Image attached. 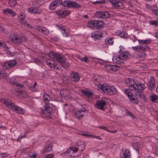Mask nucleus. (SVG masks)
<instances>
[{
  "instance_id": "obj_1",
  "label": "nucleus",
  "mask_w": 158,
  "mask_h": 158,
  "mask_svg": "<svg viewBox=\"0 0 158 158\" xmlns=\"http://www.w3.org/2000/svg\"><path fill=\"white\" fill-rule=\"evenodd\" d=\"M124 82L127 86L129 87L128 89L137 93L142 92L146 87L144 83L132 78H126Z\"/></svg>"
},
{
  "instance_id": "obj_2",
  "label": "nucleus",
  "mask_w": 158,
  "mask_h": 158,
  "mask_svg": "<svg viewBox=\"0 0 158 158\" xmlns=\"http://www.w3.org/2000/svg\"><path fill=\"white\" fill-rule=\"evenodd\" d=\"M55 109V106L53 104L48 102L45 104L44 109V107L43 108L40 107L38 110V111L41 114L42 117L47 118L50 117L52 111Z\"/></svg>"
},
{
  "instance_id": "obj_3",
  "label": "nucleus",
  "mask_w": 158,
  "mask_h": 158,
  "mask_svg": "<svg viewBox=\"0 0 158 158\" xmlns=\"http://www.w3.org/2000/svg\"><path fill=\"white\" fill-rule=\"evenodd\" d=\"M1 101L9 109L14 112H16L19 114H22L25 113V110L24 109L19 106H15L14 103L9 99H2Z\"/></svg>"
},
{
  "instance_id": "obj_4",
  "label": "nucleus",
  "mask_w": 158,
  "mask_h": 158,
  "mask_svg": "<svg viewBox=\"0 0 158 158\" xmlns=\"http://www.w3.org/2000/svg\"><path fill=\"white\" fill-rule=\"evenodd\" d=\"M48 55L50 58H54L61 64H64L66 62V58L62 54L51 51L48 53Z\"/></svg>"
},
{
  "instance_id": "obj_5",
  "label": "nucleus",
  "mask_w": 158,
  "mask_h": 158,
  "mask_svg": "<svg viewBox=\"0 0 158 158\" xmlns=\"http://www.w3.org/2000/svg\"><path fill=\"white\" fill-rule=\"evenodd\" d=\"M22 38L23 39V40L18 35L15 34H11L9 36L10 40L17 45H19L22 44L23 41H26L27 40V37L25 36H22Z\"/></svg>"
},
{
  "instance_id": "obj_6",
  "label": "nucleus",
  "mask_w": 158,
  "mask_h": 158,
  "mask_svg": "<svg viewBox=\"0 0 158 158\" xmlns=\"http://www.w3.org/2000/svg\"><path fill=\"white\" fill-rule=\"evenodd\" d=\"M124 93L128 97L130 102L132 103L137 104L139 103V100L130 89H124Z\"/></svg>"
},
{
  "instance_id": "obj_7",
  "label": "nucleus",
  "mask_w": 158,
  "mask_h": 158,
  "mask_svg": "<svg viewBox=\"0 0 158 158\" xmlns=\"http://www.w3.org/2000/svg\"><path fill=\"white\" fill-rule=\"evenodd\" d=\"M107 99L105 97H102L97 100L94 104V106L97 109L105 111Z\"/></svg>"
},
{
  "instance_id": "obj_8",
  "label": "nucleus",
  "mask_w": 158,
  "mask_h": 158,
  "mask_svg": "<svg viewBox=\"0 0 158 158\" xmlns=\"http://www.w3.org/2000/svg\"><path fill=\"white\" fill-rule=\"evenodd\" d=\"M63 6L73 8H80L81 7V6L77 2L74 1L68 0L64 1Z\"/></svg>"
},
{
  "instance_id": "obj_9",
  "label": "nucleus",
  "mask_w": 158,
  "mask_h": 158,
  "mask_svg": "<svg viewBox=\"0 0 158 158\" xmlns=\"http://www.w3.org/2000/svg\"><path fill=\"white\" fill-rule=\"evenodd\" d=\"M77 150L74 147L69 148L64 152V154L67 156L71 157H75L80 155V154L77 153Z\"/></svg>"
},
{
  "instance_id": "obj_10",
  "label": "nucleus",
  "mask_w": 158,
  "mask_h": 158,
  "mask_svg": "<svg viewBox=\"0 0 158 158\" xmlns=\"http://www.w3.org/2000/svg\"><path fill=\"white\" fill-rule=\"evenodd\" d=\"M86 112L87 110L85 108L82 107L75 112V116L78 119H81L86 115Z\"/></svg>"
},
{
  "instance_id": "obj_11",
  "label": "nucleus",
  "mask_w": 158,
  "mask_h": 158,
  "mask_svg": "<svg viewBox=\"0 0 158 158\" xmlns=\"http://www.w3.org/2000/svg\"><path fill=\"white\" fill-rule=\"evenodd\" d=\"M98 86L97 88L98 90L101 93L107 95L109 85L106 83L101 84L98 85V84H96Z\"/></svg>"
},
{
  "instance_id": "obj_12",
  "label": "nucleus",
  "mask_w": 158,
  "mask_h": 158,
  "mask_svg": "<svg viewBox=\"0 0 158 158\" xmlns=\"http://www.w3.org/2000/svg\"><path fill=\"white\" fill-rule=\"evenodd\" d=\"M63 2H62V0L53 1L50 4L49 6V9L51 10H55L60 5L63 6Z\"/></svg>"
},
{
  "instance_id": "obj_13",
  "label": "nucleus",
  "mask_w": 158,
  "mask_h": 158,
  "mask_svg": "<svg viewBox=\"0 0 158 158\" xmlns=\"http://www.w3.org/2000/svg\"><path fill=\"white\" fill-rule=\"evenodd\" d=\"M95 16L98 18L106 19L110 16V14L107 11H97Z\"/></svg>"
},
{
  "instance_id": "obj_14",
  "label": "nucleus",
  "mask_w": 158,
  "mask_h": 158,
  "mask_svg": "<svg viewBox=\"0 0 158 158\" xmlns=\"http://www.w3.org/2000/svg\"><path fill=\"white\" fill-rule=\"evenodd\" d=\"M16 64L15 60H11L4 63L2 65V67L5 69L11 68L15 66Z\"/></svg>"
},
{
  "instance_id": "obj_15",
  "label": "nucleus",
  "mask_w": 158,
  "mask_h": 158,
  "mask_svg": "<svg viewBox=\"0 0 158 158\" xmlns=\"http://www.w3.org/2000/svg\"><path fill=\"white\" fill-rule=\"evenodd\" d=\"M120 158H131V153L130 151L127 149H122V152L120 153Z\"/></svg>"
},
{
  "instance_id": "obj_16",
  "label": "nucleus",
  "mask_w": 158,
  "mask_h": 158,
  "mask_svg": "<svg viewBox=\"0 0 158 158\" xmlns=\"http://www.w3.org/2000/svg\"><path fill=\"white\" fill-rule=\"evenodd\" d=\"M70 77L74 82H78L80 80L81 76L78 73L72 72L70 74Z\"/></svg>"
},
{
  "instance_id": "obj_17",
  "label": "nucleus",
  "mask_w": 158,
  "mask_h": 158,
  "mask_svg": "<svg viewBox=\"0 0 158 158\" xmlns=\"http://www.w3.org/2000/svg\"><path fill=\"white\" fill-rule=\"evenodd\" d=\"M46 64L49 66L51 70H55V67L57 65V63L52 60H47L46 62Z\"/></svg>"
},
{
  "instance_id": "obj_18",
  "label": "nucleus",
  "mask_w": 158,
  "mask_h": 158,
  "mask_svg": "<svg viewBox=\"0 0 158 158\" xmlns=\"http://www.w3.org/2000/svg\"><path fill=\"white\" fill-rule=\"evenodd\" d=\"M56 12L57 15L63 17H65L69 15L70 13V11L68 10H59L57 11Z\"/></svg>"
},
{
  "instance_id": "obj_19",
  "label": "nucleus",
  "mask_w": 158,
  "mask_h": 158,
  "mask_svg": "<svg viewBox=\"0 0 158 158\" xmlns=\"http://www.w3.org/2000/svg\"><path fill=\"white\" fill-rule=\"evenodd\" d=\"M109 1L112 5L115 6L116 8L119 7L122 8L123 7V4L120 1H117L116 0H110Z\"/></svg>"
},
{
  "instance_id": "obj_20",
  "label": "nucleus",
  "mask_w": 158,
  "mask_h": 158,
  "mask_svg": "<svg viewBox=\"0 0 158 158\" xmlns=\"http://www.w3.org/2000/svg\"><path fill=\"white\" fill-rule=\"evenodd\" d=\"M58 29L61 31V33L64 37H68L70 35L69 31L65 27L59 26Z\"/></svg>"
},
{
  "instance_id": "obj_21",
  "label": "nucleus",
  "mask_w": 158,
  "mask_h": 158,
  "mask_svg": "<svg viewBox=\"0 0 158 158\" xmlns=\"http://www.w3.org/2000/svg\"><path fill=\"white\" fill-rule=\"evenodd\" d=\"M112 60L114 62L117 64L124 63L125 62V60H123L120 57V55L117 56H114L112 58Z\"/></svg>"
},
{
  "instance_id": "obj_22",
  "label": "nucleus",
  "mask_w": 158,
  "mask_h": 158,
  "mask_svg": "<svg viewBox=\"0 0 158 158\" xmlns=\"http://www.w3.org/2000/svg\"><path fill=\"white\" fill-rule=\"evenodd\" d=\"M81 93L82 94L88 98L91 97L93 95V92L88 89H85L81 90Z\"/></svg>"
},
{
  "instance_id": "obj_23",
  "label": "nucleus",
  "mask_w": 158,
  "mask_h": 158,
  "mask_svg": "<svg viewBox=\"0 0 158 158\" xmlns=\"http://www.w3.org/2000/svg\"><path fill=\"white\" fill-rule=\"evenodd\" d=\"M85 147V144L82 143H78L77 145H76L74 147L76 149H77V152L78 151H79L78 154L81 153L84 150Z\"/></svg>"
},
{
  "instance_id": "obj_24",
  "label": "nucleus",
  "mask_w": 158,
  "mask_h": 158,
  "mask_svg": "<svg viewBox=\"0 0 158 158\" xmlns=\"http://www.w3.org/2000/svg\"><path fill=\"white\" fill-rule=\"evenodd\" d=\"M36 28L44 35H48L49 34V31L46 27L41 26H37Z\"/></svg>"
},
{
  "instance_id": "obj_25",
  "label": "nucleus",
  "mask_w": 158,
  "mask_h": 158,
  "mask_svg": "<svg viewBox=\"0 0 158 158\" xmlns=\"http://www.w3.org/2000/svg\"><path fill=\"white\" fill-rule=\"evenodd\" d=\"M42 97L45 104L49 102V101H52L53 99L50 95L47 93H44Z\"/></svg>"
},
{
  "instance_id": "obj_26",
  "label": "nucleus",
  "mask_w": 158,
  "mask_h": 158,
  "mask_svg": "<svg viewBox=\"0 0 158 158\" xmlns=\"http://www.w3.org/2000/svg\"><path fill=\"white\" fill-rule=\"evenodd\" d=\"M117 90L116 88L113 85L109 86V88L107 94V95H112L117 93Z\"/></svg>"
},
{
  "instance_id": "obj_27",
  "label": "nucleus",
  "mask_w": 158,
  "mask_h": 158,
  "mask_svg": "<svg viewBox=\"0 0 158 158\" xmlns=\"http://www.w3.org/2000/svg\"><path fill=\"white\" fill-rule=\"evenodd\" d=\"M39 9V7H31L28 9V11L31 14H39L40 12Z\"/></svg>"
},
{
  "instance_id": "obj_28",
  "label": "nucleus",
  "mask_w": 158,
  "mask_h": 158,
  "mask_svg": "<svg viewBox=\"0 0 158 158\" xmlns=\"http://www.w3.org/2000/svg\"><path fill=\"white\" fill-rule=\"evenodd\" d=\"M96 20H91L89 21L87 24V26L91 29H96Z\"/></svg>"
},
{
  "instance_id": "obj_29",
  "label": "nucleus",
  "mask_w": 158,
  "mask_h": 158,
  "mask_svg": "<svg viewBox=\"0 0 158 158\" xmlns=\"http://www.w3.org/2000/svg\"><path fill=\"white\" fill-rule=\"evenodd\" d=\"M102 36V33L100 31H95L93 32L92 34V36L94 38V39L95 40L100 39Z\"/></svg>"
},
{
  "instance_id": "obj_30",
  "label": "nucleus",
  "mask_w": 158,
  "mask_h": 158,
  "mask_svg": "<svg viewBox=\"0 0 158 158\" xmlns=\"http://www.w3.org/2000/svg\"><path fill=\"white\" fill-rule=\"evenodd\" d=\"M120 57L124 60L129 59L131 57V55L128 52L125 51L120 54Z\"/></svg>"
},
{
  "instance_id": "obj_31",
  "label": "nucleus",
  "mask_w": 158,
  "mask_h": 158,
  "mask_svg": "<svg viewBox=\"0 0 158 158\" xmlns=\"http://www.w3.org/2000/svg\"><path fill=\"white\" fill-rule=\"evenodd\" d=\"M113 39L114 38L108 37L105 39V43L107 46L112 45L114 42Z\"/></svg>"
},
{
  "instance_id": "obj_32",
  "label": "nucleus",
  "mask_w": 158,
  "mask_h": 158,
  "mask_svg": "<svg viewBox=\"0 0 158 158\" xmlns=\"http://www.w3.org/2000/svg\"><path fill=\"white\" fill-rule=\"evenodd\" d=\"M132 48L135 52H139L144 51L146 49V48L144 47L139 45H137L135 47H132Z\"/></svg>"
},
{
  "instance_id": "obj_33",
  "label": "nucleus",
  "mask_w": 158,
  "mask_h": 158,
  "mask_svg": "<svg viewBox=\"0 0 158 158\" xmlns=\"http://www.w3.org/2000/svg\"><path fill=\"white\" fill-rule=\"evenodd\" d=\"M18 17H19V22L22 23H23L25 20V18L26 17L25 14L23 12H20L19 15L18 16Z\"/></svg>"
},
{
  "instance_id": "obj_34",
  "label": "nucleus",
  "mask_w": 158,
  "mask_h": 158,
  "mask_svg": "<svg viewBox=\"0 0 158 158\" xmlns=\"http://www.w3.org/2000/svg\"><path fill=\"white\" fill-rule=\"evenodd\" d=\"M96 28H103L104 26V22L101 20H96Z\"/></svg>"
},
{
  "instance_id": "obj_35",
  "label": "nucleus",
  "mask_w": 158,
  "mask_h": 158,
  "mask_svg": "<svg viewBox=\"0 0 158 158\" xmlns=\"http://www.w3.org/2000/svg\"><path fill=\"white\" fill-rule=\"evenodd\" d=\"M15 78V77H12L10 79V82L11 84L12 85L15 84L17 86L20 87H23V85L18 83L17 82V80L14 79Z\"/></svg>"
},
{
  "instance_id": "obj_36",
  "label": "nucleus",
  "mask_w": 158,
  "mask_h": 158,
  "mask_svg": "<svg viewBox=\"0 0 158 158\" xmlns=\"http://www.w3.org/2000/svg\"><path fill=\"white\" fill-rule=\"evenodd\" d=\"M138 41L139 44H150L152 41V40L151 39H148L145 40L138 39Z\"/></svg>"
},
{
  "instance_id": "obj_37",
  "label": "nucleus",
  "mask_w": 158,
  "mask_h": 158,
  "mask_svg": "<svg viewBox=\"0 0 158 158\" xmlns=\"http://www.w3.org/2000/svg\"><path fill=\"white\" fill-rule=\"evenodd\" d=\"M93 84L96 86L97 88L98 87V86L96 84H98V85L101 84L100 83V80L98 77V76H95L93 78Z\"/></svg>"
},
{
  "instance_id": "obj_38",
  "label": "nucleus",
  "mask_w": 158,
  "mask_h": 158,
  "mask_svg": "<svg viewBox=\"0 0 158 158\" xmlns=\"http://www.w3.org/2000/svg\"><path fill=\"white\" fill-rule=\"evenodd\" d=\"M52 145L51 144L47 143L45 146V148L44 151L45 152H48L52 150Z\"/></svg>"
},
{
  "instance_id": "obj_39",
  "label": "nucleus",
  "mask_w": 158,
  "mask_h": 158,
  "mask_svg": "<svg viewBox=\"0 0 158 158\" xmlns=\"http://www.w3.org/2000/svg\"><path fill=\"white\" fill-rule=\"evenodd\" d=\"M151 101L154 102H158V96L155 94H153L150 97Z\"/></svg>"
},
{
  "instance_id": "obj_40",
  "label": "nucleus",
  "mask_w": 158,
  "mask_h": 158,
  "mask_svg": "<svg viewBox=\"0 0 158 158\" xmlns=\"http://www.w3.org/2000/svg\"><path fill=\"white\" fill-rule=\"evenodd\" d=\"M8 76V74L5 71L0 68V79L5 78Z\"/></svg>"
},
{
  "instance_id": "obj_41",
  "label": "nucleus",
  "mask_w": 158,
  "mask_h": 158,
  "mask_svg": "<svg viewBox=\"0 0 158 158\" xmlns=\"http://www.w3.org/2000/svg\"><path fill=\"white\" fill-rule=\"evenodd\" d=\"M8 4L10 7H14L17 4V0H8Z\"/></svg>"
},
{
  "instance_id": "obj_42",
  "label": "nucleus",
  "mask_w": 158,
  "mask_h": 158,
  "mask_svg": "<svg viewBox=\"0 0 158 158\" xmlns=\"http://www.w3.org/2000/svg\"><path fill=\"white\" fill-rule=\"evenodd\" d=\"M60 94L64 97L68 96L69 94V91L68 90L63 89L60 91Z\"/></svg>"
},
{
  "instance_id": "obj_43",
  "label": "nucleus",
  "mask_w": 158,
  "mask_h": 158,
  "mask_svg": "<svg viewBox=\"0 0 158 158\" xmlns=\"http://www.w3.org/2000/svg\"><path fill=\"white\" fill-rule=\"evenodd\" d=\"M112 65H106L105 67V70L107 72H112Z\"/></svg>"
},
{
  "instance_id": "obj_44",
  "label": "nucleus",
  "mask_w": 158,
  "mask_h": 158,
  "mask_svg": "<svg viewBox=\"0 0 158 158\" xmlns=\"http://www.w3.org/2000/svg\"><path fill=\"white\" fill-rule=\"evenodd\" d=\"M149 23L151 25H155L158 26V20H150L149 21Z\"/></svg>"
},
{
  "instance_id": "obj_45",
  "label": "nucleus",
  "mask_w": 158,
  "mask_h": 158,
  "mask_svg": "<svg viewBox=\"0 0 158 158\" xmlns=\"http://www.w3.org/2000/svg\"><path fill=\"white\" fill-rule=\"evenodd\" d=\"M105 3V1L104 0L101 1H97L95 2H93L92 3L95 5H99L100 4H103Z\"/></svg>"
},
{
  "instance_id": "obj_46",
  "label": "nucleus",
  "mask_w": 158,
  "mask_h": 158,
  "mask_svg": "<svg viewBox=\"0 0 158 158\" xmlns=\"http://www.w3.org/2000/svg\"><path fill=\"white\" fill-rule=\"evenodd\" d=\"M119 67L116 65H112V72H116L119 69Z\"/></svg>"
},
{
  "instance_id": "obj_47",
  "label": "nucleus",
  "mask_w": 158,
  "mask_h": 158,
  "mask_svg": "<svg viewBox=\"0 0 158 158\" xmlns=\"http://www.w3.org/2000/svg\"><path fill=\"white\" fill-rule=\"evenodd\" d=\"M24 25L25 27L29 29V28H32V26L29 23H27L26 21H24L23 23H22Z\"/></svg>"
},
{
  "instance_id": "obj_48",
  "label": "nucleus",
  "mask_w": 158,
  "mask_h": 158,
  "mask_svg": "<svg viewBox=\"0 0 158 158\" xmlns=\"http://www.w3.org/2000/svg\"><path fill=\"white\" fill-rule=\"evenodd\" d=\"M120 36L123 38H127L128 37L129 35L125 32H122Z\"/></svg>"
},
{
  "instance_id": "obj_49",
  "label": "nucleus",
  "mask_w": 158,
  "mask_h": 158,
  "mask_svg": "<svg viewBox=\"0 0 158 158\" xmlns=\"http://www.w3.org/2000/svg\"><path fill=\"white\" fill-rule=\"evenodd\" d=\"M136 96L139 98H141L144 100H145L146 98L144 94H143L140 93V94H139L138 95H137Z\"/></svg>"
},
{
  "instance_id": "obj_50",
  "label": "nucleus",
  "mask_w": 158,
  "mask_h": 158,
  "mask_svg": "<svg viewBox=\"0 0 158 158\" xmlns=\"http://www.w3.org/2000/svg\"><path fill=\"white\" fill-rule=\"evenodd\" d=\"M10 9L7 8L3 10H2V13L4 15H8L9 14L10 11Z\"/></svg>"
},
{
  "instance_id": "obj_51",
  "label": "nucleus",
  "mask_w": 158,
  "mask_h": 158,
  "mask_svg": "<svg viewBox=\"0 0 158 158\" xmlns=\"http://www.w3.org/2000/svg\"><path fill=\"white\" fill-rule=\"evenodd\" d=\"M155 84V80L154 78L152 77H151L149 81V84L152 85H154Z\"/></svg>"
},
{
  "instance_id": "obj_52",
  "label": "nucleus",
  "mask_w": 158,
  "mask_h": 158,
  "mask_svg": "<svg viewBox=\"0 0 158 158\" xmlns=\"http://www.w3.org/2000/svg\"><path fill=\"white\" fill-rule=\"evenodd\" d=\"M37 155L36 154L33 153L30 154L27 158H36L37 157Z\"/></svg>"
},
{
  "instance_id": "obj_53",
  "label": "nucleus",
  "mask_w": 158,
  "mask_h": 158,
  "mask_svg": "<svg viewBox=\"0 0 158 158\" xmlns=\"http://www.w3.org/2000/svg\"><path fill=\"white\" fill-rule=\"evenodd\" d=\"M99 128L100 129H101L105 130L106 131H109V132H113V133H114L115 131H110L109 130H108L107 129V127H105V126H102L100 127H99Z\"/></svg>"
},
{
  "instance_id": "obj_54",
  "label": "nucleus",
  "mask_w": 158,
  "mask_h": 158,
  "mask_svg": "<svg viewBox=\"0 0 158 158\" xmlns=\"http://www.w3.org/2000/svg\"><path fill=\"white\" fill-rule=\"evenodd\" d=\"M26 135V133H24L23 134V133L21 134L18 137V141L19 140H21L23 138H24L25 137Z\"/></svg>"
},
{
  "instance_id": "obj_55",
  "label": "nucleus",
  "mask_w": 158,
  "mask_h": 158,
  "mask_svg": "<svg viewBox=\"0 0 158 158\" xmlns=\"http://www.w3.org/2000/svg\"><path fill=\"white\" fill-rule=\"evenodd\" d=\"M119 50L118 51V53L120 54L122 53L123 52H124V48L123 46H120L119 47Z\"/></svg>"
},
{
  "instance_id": "obj_56",
  "label": "nucleus",
  "mask_w": 158,
  "mask_h": 158,
  "mask_svg": "<svg viewBox=\"0 0 158 158\" xmlns=\"http://www.w3.org/2000/svg\"><path fill=\"white\" fill-rule=\"evenodd\" d=\"M9 14H10L12 16H15L17 15L16 13L11 9Z\"/></svg>"
},
{
  "instance_id": "obj_57",
  "label": "nucleus",
  "mask_w": 158,
  "mask_h": 158,
  "mask_svg": "<svg viewBox=\"0 0 158 158\" xmlns=\"http://www.w3.org/2000/svg\"><path fill=\"white\" fill-rule=\"evenodd\" d=\"M2 47L4 48L5 50H7L8 51V49H9V48L8 47V46L6 44L5 42H4V44L3 45Z\"/></svg>"
},
{
  "instance_id": "obj_58",
  "label": "nucleus",
  "mask_w": 158,
  "mask_h": 158,
  "mask_svg": "<svg viewBox=\"0 0 158 158\" xmlns=\"http://www.w3.org/2000/svg\"><path fill=\"white\" fill-rule=\"evenodd\" d=\"M155 87V85H150L149 84V85L148 86V89L150 90H153Z\"/></svg>"
},
{
  "instance_id": "obj_59",
  "label": "nucleus",
  "mask_w": 158,
  "mask_h": 158,
  "mask_svg": "<svg viewBox=\"0 0 158 158\" xmlns=\"http://www.w3.org/2000/svg\"><path fill=\"white\" fill-rule=\"evenodd\" d=\"M35 86H34L33 85H32L31 86H30L29 87V89L31 90H32L34 92L35 91Z\"/></svg>"
},
{
  "instance_id": "obj_60",
  "label": "nucleus",
  "mask_w": 158,
  "mask_h": 158,
  "mask_svg": "<svg viewBox=\"0 0 158 158\" xmlns=\"http://www.w3.org/2000/svg\"><path fill=\"white\" fill-rule=\"evenodd\" d=\"M126 112L127 113V114L129 116H131V117H133L134 116L133 114L130 112V111H128V110H126Z\"/></svg>"
},
{
  "instance_id": "obj_61",
  "label": "nucleus",
  "mask_w": 158,
  "mask_h": 158,
  "mask_svg": "<svg viewBox=\"0 0 158 158\" xmlns=\"http://www.w3.org/2000/svg\"><path fill=\"white\" fill-rule=\"evenodd\" d=\"M8 154L6 153H0V156L2 157L6 156Z\"/></svg>"
},
{
  "instance_id": "obj_62",
  "label": "nucleus",
  "mask_w": 158,
  "mask_h": 158,
  "mask_svg": "<svg viewBox=\"0 0 158 158\" xmlns=\"http://www.w3.org/2000/svg\"><path fill=\"white\" fill-rule=\"evenodd\" d=\"M88 58L86 56H85L81 60L82 61H83L86 63L87 62Z\"/></svg>"
},
{
  "instance_id": "obj_63",
  "label": "nucleus",
  "mask_w": 158,
  "mask_h": 158,
  "mask_svg": "<svg viewBox=\"0 0 158 158\" xmlns=\"http://www.w3.org/2000/svg\"><path fill=\"white\" fill-rule=\"evenodd\" d=\"M52 40L55 41H57L59 40V38L57 36H54L52 38Z\"/></svg>"
},
{
  "instance_id": "obj_64",
  "label": "nucleus",
  "mask_w": 158,
  "mask_h": 158,
  "mask_svg": "<svg viewBox=\"0 0 158 158\" xmlns=\"http://www.w3.org/2000/svg\"><path fill=\"white\" fill-rule=\"evenodd\" d=\"M54 156V155L52 154H48L46 156V158H52Z\"/></svg>"
}]
</instances>
